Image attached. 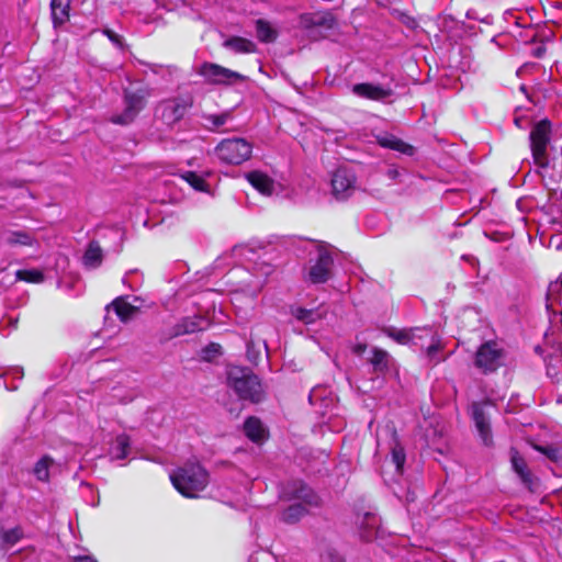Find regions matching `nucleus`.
Wrapping results in <instances>:
<instances>
[{
    "instance_id": "1",
    "label": "nucleus",
    "mask_w": 562,
    "mask_h": 562,
    "mask_svg": "<svg viewBox=\"0 0 562 562\" xmlns=\"http://www.w3.org/2000/svg\"><path fill=\"white\" fill-rule=\"evenodd\" d=\"M226 375L227 385L240 401L259 404L266 400L261 380L250 368L232 366L227 369Z\"/></svg>"
},
{
    "instance_id": "2",
    "label": "nucleus",
    "mask_w": 562,
    "mask_h": 562,
    "mask_svg": "<svg viewBox=\"0 0 562 562\" xmlns=\"http://www.w3.org/2000/svg\"><path fill=\"white\" fill-rule=\"evenodd\" d=\"M177 492H201L209 484V472L198 460H188L169 474Z\"/></svg>"
},
{
    "instance_id": "3",
    "label": "nucleus",
    "mask_w": 562,
    "mask_h": 562,
    "mask_svg": "<svg viewBox=\"0 0 562 562\" xmlns=\"http://www.w3.org/2000/svg\"><path fill=\"white\" fill-rule=\"evenodd\" d=\"M150 91L147 87H128L123 91L124 110L120 114L112 115L110 122L116 125H128L135 121L140 111L147 104Z\"/></svg>"
},
{
    "instance_id": "4",
    "label": "nucleus",
    "mask_w": 562,
    "mask_h": 562,
    "mask_svg": "<svg viewBox=\"0 0 562 562\" xmlns=\"http://www.w3.org/2000/svg\"><path fill=\"white\" fill-rule=\"evenodd\" d=\"M552 124L548 119L535 123L530 131V148L535 164L540 168L549 166L548 145L551 140Z\"/></svg>"
},
{
    "instance_id": "5",
    "label": "nucleus",
    "mask_w": 562,
    "mask_h": 562,
    "mask_svg": "<svg viewBox=\"0 0 562 562\" xmlns=\"http://www.w3.org/2000/svg\"><path fill=\"white\" fill-rule=\"evenodd\" d=\"M215 154L224 164L240 165L251 157L252 145L245 138H227L215 147Z\"/></svg>"
},
{
    "instance_id": "6",
    "label": "nucleus",
    "mask_w": 562,
    "mask_h": 562,
    "mask_svg": "<svg viewBox=\"0 0 562 562\" xmlns=\"http://www.w3.org/2000/svg\"><path fill=\"white\" fill-rule=\"evenodd\" d=\"M505 350L495 340L483 342L475 352L474 366L484 374L496 372L504 366Z\"/></svg>"
},
{
    "instance_id": "7",
    "label": "nucleus",
    "mask_w": 562,
    "mask_h": 562,
    "mask_svg": "<svg viewBox=\"0 0 562 562\" xmlns=\"http://www.w3.org/2000/svg\"><path fill=\"white\" fill-rule=\"evenodd\" d=\"M198 74L202 76L207 83L211 85L231 86L235 82L247 80V76L240 72L209 61H205L200 66Z\"/></svg>"
},
{
    "instance_id": "8",
    "label": "nucleus",
    "mask_w": 562,
    "mask_h": 562,
    "mask_svg": "<svg viewBox=\"0 0 562 562\" xmlns=\"http://www.w3.org/2000/svg\"><path fill=\"white\" fill-rule=\"evenodd\" d=\"M192 104L193 103L190 98L177 97L167 99L159 102L156 108V115L165 124L172 126L184 117L187 111L192 106Z\"/></svg>"
},
{
    "instance_id": "9",
    "label": "nucleus",
    "mask_w": 562,
    "mask_h": 562,
    "mask_svg": "<svg viewBox=\"0 0 562 562\" xmlns=\"http://www.w3.org/2000/svg\"><path fill=\"white\" fill-rule=\"evenodd\" d=\"M491 405L492 402L488 400L483 402H473L471 405V418L482 443L486 447L494 445L491 416L487 412V407Z\"/></svg>"
},
{
    "instance_id": "10",
    "label": "nucleus",
    "mask_w": 562,
    "mask_h": 562,
    "mask_svg": "<svg viewBox=\"0 0 562 562\" xmlns=\"http://www.w3.org/2000/svg\"><path fill=\"white\" fill-rule=\"evenodd\" d=\"M356 524L359 527V535L364 541H372L381 533V519L372 510H358Z\"/></svg>"
},
{
    "instance_id": "11",
    "label": "nucleus",
    "mask_w": 562,
    "mask_h": 562,
    "mask_svg": "<svg viewBox=\"0 0 562 562\" xmlns=\"http://www.w3.org/2000/svg\"><path fill=\"white\" fill-rule=\"evenodd\" d=\"M356 183V176L347 168H338L331 177L333 194L337 200L348 199L353 190Z\"/></svg>"
},
{
    "instance_id": "12",
    "label": "nucleus",
    "mask_w": 562,
    "mask_h": 562,
    "mask_svg": "<svg viewBox=\"0 0 562 562\" xmlns=\"http://www.w3.org/2000/svg\"><path fill=\"white\" fill-rule=\"evenodd\" d=\"M333 263L331 255L325 249L319 250L315 263L308 271L310 281L314 284L325 283L329 279Z\"/></svg>"
},
{
    "instance_id": "13",
    "label": "nucleus",
    "mask_w": 562,
    "mask_h": 562,
    "mask_svg": "<svg viewBox=\"0 0 562 562\" xmlns=\"http://www.w3.org/2000/svg\"><path fill=\"white\" fill-rule=\"evenodd\" d=\"M352 92L359 98L371 101H383L393 94L391 88H385L371 82H361L352 86Z\"/></svg>"
},
{
    "instance_id": "14",
    "label": "nucleus",
    "mask_w": 562,
    "mask_h": 562,
    "mask_svg": "<svg viewBox=\"0 0 562 562\" xmlns=\"http://www.w3.org/2000/svg\"><path fill=\"white\" fill-rule=\"evenodd\" d=\"M376 144L383 148L398 151L401 154L413 156L415 148L391 133H382L375 136Z\"/></svg>"
},
{
    "instance_id": "15",
    "label": "nucleus",
    "mask_w": 562,
    "mask_h": 562,
    "mask_svg": "<svg viewBox=\"0 0 562 562\" xmlns=\"http://www.w3.org/2000/svg\"><path fill=\"white\" fill-rule=\"evenodd\" d=\"M248 182L261 194L271 195L273 192V180L265 172L254 170L246 173Z\"/></svg>"
},
{
    "instance_id": "16",
    "label": "nucleus",
    "mask_w": 562,
    "mask_h": 562,
    "mask_svg": "<svg viewBox=\"0 0 562 562\" xmlns=\"http://www.w3.org/2000/svg\"><path fill=\"white\" fill-rule=\"evenodd\" d=\"M71 0H50L52 21L58 27L69 21Z\"/></svg>"
},
{
    "instance_id": "17",
    "label": "nucleus",
    "mask_w": 562,
    "mask_h": 562,
    "mask_svg": "<svg viewBox=\"0 0 562 562\" xmlns=\"http://www.w3.org/2000/svg\"><path fill=\"white\" fill-rule=\"evenodd\" d=\"M202 322L203 318L200 316L183 317L172 327L171 337L200 331L203 329Z\"/></svg>"
},
{
    "instance_id": "18",
    "label": "nucleus",
    "mask_w": 562,
    "mask_h": 562,
    "mask_svg": "<svg viewBox=\"0 0 562 562\" xmlns=\"http://www.w3.org/2000/svg\"><path fill=\"white\" fill-rule=\"evenodd\" d=\"M103 262V250L98 240H90L82 256V263L86 268L95 269Z\"/></svg>"
},
{
    "instance_id": "19",
    "label": "nucleus",
    "mask_w": 562,
    "mask_h": 562,
    "mask_svg": "<svg viewBox=\"0 0 562 562\" xmlns=\"http://www.w3.org/2000/svg\"><path fill=\"white\" fill-rule=\"evenodd\" d=\"M265 427L258 417L249 416L244 422V434L252 442H261L265 438Z\"/></svg>"
},
{
    "instance_id": "20",
    "label": "nucleus",
    "mask_w": 562,
    "mask_h": 562,
    "mask_svg": "<svg viewBox=\"0 0 562 562\" xmlns=\"http://www.w3.org/2000/svg\"><path fill=\"white\" fill-rule=\"evenodd\" d=\"M110 306L114 310L116 316L121 322L126 323L130 321L137 312H139V307L132 305L124 297L119 296L114 299Z\"/></svg>"
},
{
    "instance_id": "21",
    "label": "nucleus",
    "mask_w": 562,
    "mask_h": 562,
    "mask_svg": "<svg viewBox=\"0 0 562 562\" xmlns=\"http://www.w3.org/2000/svg\"><path fill=\"white\" fill-rule=\"evenodd\" d=\"M223 46L229 48L237 54H251L257 49L256 44L241 36H231L224 41Z\"/></svg>"
},
{
    "instance_id": "22",
    "label": "nucleus",
    "mask_w": 562,
    "mask_h": 562,
    "mask_svg": "<svg viewBox=\"0 0 562 562\" xmlns=\"http://www.w3.org/2000/svg\"><path fill=\"white\" fill-rule=\"evenodd\" d=\"M307 514V508L301 501H295L282 510L281 519L294 524Z\"/></svg>"
},
{
    "instance_id": "23",
    "label": "nucleus",
    "mask_w": 562,
    "mask_h": 562,
    "mask_svg": "<svg viewBox=\"0 0 562 562\" xmlns=\"http://www.w3.org/2000/svg\"><path fill=\"white\" fill-rule=\"evenodd\" d=\"M23 538V530L16 526L11 529L0 527V547L1 549H9L16 544Z\"/></svg>"
},
{
    "instance_id": "24",
    "label": "nucleus",
    "mask_w": 562,
    "mask_h": 562,
    "mask_svg": "<svg viewBox=\"0 0 562 562\" xmlns=\"http://www.w3.org/2000/svg\"><path fill=\"white\" fill-rule=\"evenodd\" d=\"M420 328H409V329H395V328H386L385 334L394 339L396 342L401 345H407L412 342L416 337L417 331H422Z\"/></svg>"
},
{
    "instance_id": "25",
    "label": "nucleus",
    "mask_w": 562,
    "mask_h": 562,
    "mask_svg": "<svg viewBox=\"0 0 562 562\" xmlns=\"http://www.w3.org/2000/svg\"><path fill=\"white\" fill-rule=\"evenodd\" d=\"M369 362L376 373H385L389 370V353L381 348L372 349V357Z\"/></svg>"
},
{
    "instance_id": "26",
    "label": "nucleus",
    "mask_w": 562,
    "mask_h": 562,
    "mask_svg": "<svg viewBox=\"0 0 562 562\" xmlns=\"http://www.w3.org/2000/svg\"><path fill=\"white\" fill-rule=\"evenodd\" d=\"M257 38L262 43H272L277 40L278 33L266 20L256 21Z\"/></svg>"
},
{
    "instance_id": "27",
    "label": "nucleus",
    "mask_w": 562,
    "mask_h": 562,
    "mask_svg": "<svg viewBox=\"0 0 562 562\" xmlns=\"http://www.w3.org/2000/svg\"><path fill=\"white\" fill-rule=\"evenodd\" d=\"M36 241L35 236L27 231H13L7 237V243L10 246H33Z\"/></svg>"
},
{
    "instance_id": "28",
    "label": "nucleus",
    "mask_w": 562,
    "mask_h": 562,
    "mask_svg": "<svg viewBox=\"0 0 562 562\" xmlns=\"http://www.w3.org/2000/svg\"><path fill=\"white\" fill-rule=\"evenodd\" d=\"M512 464L515 472L520 476V479L525 483L529 484L531 482V474L528 470L525 459L517 451L513 452L512 454Z\"/></svg>"
},
{
    "instance_id": "29",
    "label": "nucleus",
    "mask_w": 562,
    "mask_h": 562,
    "mask_svg": "<svg viewBox=\"0 0 562 562\" xmlns=\"http://www.w3.org/2000/svg\"><path fill=\"white\" fill-rule=\"evenodd\" d=\"M181 178L199 192H206L209 189V184L205 181V179L202 176L198 175L195 171H184L183 173H181Z\"/></svg>"
},
{
    "instance_id": "30",
    "label": "nucleus",
    "mask_w": 562,
    "mask_h": 562,
    "mask_svg": "<svg viewBox=\"0 0 562 562\" xmlns=\"http://www.w3.org/2000/svg\"><path fill=\"white\" fill-rule=\"evenodd\" d=\"M131 448V438L126 434H121L115 438L114 458L124 460L127 458Z\"/></svg>"
},
{
    "instance_id": "31",
    "label": "nucleus",
    "mask_w": 562,
    "mask_h": 562,
    "mask_svg": "<svg viewBox=\"0 0 562 562\" xmlns=\"http://www.w3.org/2000/svg\"><path fill=\"white\" fill-rule=\"evenodd\" d=\"M15 278L27 283H41L44 281V273L37 269H20L15 272Z\"/></svg>"
},
{
    "instance_id": "32",
    "label": "nucleus",
    "mask_w": 562,
    "mask_h": 562,
    "mask_svg": "<svg viewBox=\"0 0 562 562\" xmlns=\"http://www.w3.org/2000/svg\"><path fill=\"white\" fill-rule=\"evenodd\" d=\"M53 464V459L48 456L41 458L33 468L34 475L40 481H47L49 477V467Z\"/></svg>"
},
{
    "instance_id": "33",
    "label": "nucleus",
    "mask_w": 562,
    "mask_h": 562,
    "mask_svg": "<svg viewBox=\"0 0 562 562\" xmlns=\"http://www.w3.org/2000/svg\"><path fill=\"white\" fill-rule=\"evenodd\" d=\"M203 117L207 123L205 127L209 131H215L231 119V113L223 112L221 114H205Z\"/></svg>"
},
{
    "instance_id": "34",
    "label": "nucleus",
    "mask_w": 562,
    "mask_h": 562,
    "mask_svg": "<svg viewBox=\"0 0 562 562\" xmlns=\"http://www.w3.org/2000/svg\"><path fill=\"white\" fill-rule=\"evenodd\" d=\"M533 447H535V449L537 451H539L542 454H544L552 462L558 463V462H560L562 460L561 451L555 446H552V445H548V446L535 445Z\"/></svg>"
},
{
    "instance_id": "35",
    "label": "nucleus",
    "mask_w": 562,
    "mask_h": 562,
    "mask_svg": "<svg viewBox=\"0 0 562 562\" xmlns=\"http://www.w3.org/2000/svg\"><path fill=\"white\" fill-rule=\"evenodd\" d=\"M321 559L324 562H345L344 557L331 546H326L321 550Z\"/></svg>"
},
{
    "instance_id": "36",
    "label": "nucleus",
    "mask_w": 562,
    "mask_h": 562,
    "mask_svg": "<svg viewBox=\"0 0 562 562\" xmlns=\"http://www.w3.org/2000/svg\"><path fill=\"white\" fill-rule=\"evenodd\" d=\"M294 317L304 324H313L316 321V312L304 307H296L293 312Z\"/></svg>"
},
{
    "instance_id": "37",
    "label": "nucleus",
    "mask_w": 562,
    "mask_h": 562,
    "mask_svg": "<svg viewBox=\"0 0 562 562\" xmlns=\"http://www.w3.org/2000/svg\"><path fill=\"white\" fill-rule=\"evenodd\" d=\"M335 24V19L331 14H315L311 18L312 26H325L331 29Z\"/></svg>"
},
{
    "instance_id": "38",
    "label": "nucleus",
    "mask_w": 562,
    "mask_h": 562,
    "mask_svg": "<svg viewBox=\"0 0 562 562\" xmlns=\"http://www.w3.org/2000/svg\"><path fill=\"white\" fill-rule=\"evenodd\" d=\"M248 562H278L274 554L268 550H258L250 554Z\"/></svg>"
},
{
    "instance_id": "39",
    "label": "nucleus",
    "mask_w": 562,
    "mask_h": 562,
    "mask_svg": "<svg viewBox=\"0 0 562 562\" xmlns=\"http://www.w3.org/2000/svg\"><path fill=\"white\" fill-rule=\"evenodd\" d=\"M392 460L396 467V470L397 471H402L403 470V467H404V463H405V460H406V456H405V451H404V448L400 445H396L393 449H392Z\"/></svg>"
},
{
    "instance_id": "40",
    "label": "nucleus",
    "mask_w": 562,
    "mask_h": 562,
    "mask_svg": "<svg viewBox=\"0 0 562 562\" xmlns=\"http://www.w3.org/2000/svg\"><path fill=\"white\" fill-rule=\"evenodd\" d=\"M246 356H247V359H248L252 364H258V362L260 361V357H261L260 349H259V348H257V346H256V344L254 342V340H252V339H250V340L247 342Z\"/></svg>"
},
{
    "instance_id": "41",
    "label": "nucleus",
    "mask_w": 562,
    "mask_h": 562,
    "mask_svg": "<svg viewBox=\"0 0 562 562\" xmlns=\"http://www.w3.org/2000/svg\"><path fill=\"white\" fill-rule=\"evenodd\" d=\"M424 330L428 331V329H424ZM429 333H431V331L429 330ZM430 335H431V342L426 349V355L428 356L429 359H432L439 350L443 349V345L441 344V340L437 335H435V334H430Z\"/></svg>"
},
{
    "instance_id": "42",
    "label": "nucleus",
    "mask_w": 562,
    "mask_h": 562,
    "mask_svg": "<svg viewBox=\"0 0 562 562\" xmlns=\"http://www.w3.org/2000/svg\"><path fill=\"white\" fill-rule=\"evenodd\" d=\"M103 35H105L109 41L114 44L117 48H124L123 37L115 33L113 30L105 27L102 30Z\"/></svg>"
},
{
    "instance_id": "43",
    "label": "nucleus",
    "mask_w": 562,
    "mask_h": 562,
    "mask_svg": "<svg viewBox=\"0 0 562 562\" xmlns=\"http://www.w3.org/2000/svg\"><path fill=\"white\" fill-rule=\"evenodd\" d=\"M235 495L238 496V498L234 502L231 499L228 501V499H224V498H221L220 502L227 504L233 508H236L239 510H246V503L244 502L245 495L244 494H235Z\"/></svg>"
},
{
    "instance_id": "44",
    "label": "nucleus",
    "mask_w": 562,
    "mask_h": 562,
    "mask_svg": "<svg viewBox=\"0 0 562 562\" xmlns=\"http://www.w3.org/2000/svg\"><path fill=\"white\" fill-rule=\"evenodd\" d=\"M221 345L218 344H215V342H211L204 349H203V353H204V359H209L210 355H220L221 353Z\"/></svg>"
},
{
    "instance_id": "45",
    "label": "nucleus",
    "mask_w": 562,
    "mask_h": 562,
    "mask_svg": "<svg viewBox=\"0 0 562 562\" xmlns=\"http://www.w3.org/2000/svg\"><path fill=\"white\" fill-rule=\"evenodd\" d=\"M306 490H307V485L303 481L296 480L292 483V487L288 492L299 493V492H306Z\"/></svg>"
},
{
    "instance_id": "46",
    "label": "nucleus",
    "mask_w": 562,
    "mask_h": 562,
    "mask_svg": "<svg viewBox=\"0 0 562 562\" xmlns=\"http://www.w3.org/2000/svg\"><path fill=\"white\" fill-rule=\"evenodd\" d=\"M368 348V345L366 342H358L355 346H352L351 350L357 356H362Z\"/></svg>"
},
{
    "instance_id": "47",
    "label": "nucleus",
    "mask_w": 562,
    "mask_h": 562,
    "mask_svg": "<svg viewBox=\"0 0 562 562\" xmlns=\"http://www.w3.org/2000/svg\"><path fill=\"white\" fill-rule=\"evenodd\" d=\"M546 52H547V49L543 45L539 46L535 49L533 56L537 58H542L544 56Z\"/></svg>"
},
{
    "instance_id": "48",
    "label": "nucleus",
    "mask_w": 562,
    "mask_h": 562,
    "mask_svg": "<svg viewBox=\"0 0 562 562\" xmlns=\"http://www.w3.org/2000/svg\"><path fill=\"white\" fill-rule=\"evenodd\" d=\"M75 562H98L91 555H82L75 558Z\"/></svg>"
},
{
    "instance_id": "49",
    "label": "nucleus",
    "mask_w": 562,
    "mask_h": 562,
    "mask_svg": "<svg viewBox=\"0 0 562 562\" xmlns=\"http://www.w3.org/2000/svg\"><path fill=\"white\" fill-rule=\"evenodd\" d=\"M558 285L562 286V273L560 274L557 281L550 283V290L555 289Z\"/></svg>"
},
{
    "instance_id": "50",
    "label": "nucleus",
    "mask_w": 562,
    "mask_h": 562,
    "mask_svg": "<svg viewBox=\"0 0 562 562\" xmlns=\"http://www.w3.org/2000/svg\"><path fill=\"white\" fill-rule=\"evenodd\" d=\"M182 495L186 496L187 498H198L200 496V494H191V493L182 494Z\"/></svg>"
},
{
    "instance_id": "51",
    "label": "nucleus",
    "mask_w": 562,
    "mask_h": 562,
    "mask_svg": "<svg viewBox=\"0 0 562 562\" xmlns=\"http://www.w3.org/2000/svg\"><path fill=\"white\" fill-rule=\"evenodd\" d=\"M89 496H91L93 498V501L91 502V505L92 506H97L99 504V497H97V499L94 501V494H88Z\"/></svg>"
},
{
    "instance_id": "52",
    "label": "nucleus",
    "mask_w": 562,
    "mask_h": 562,
    "mask_svg": "<svg viewBox=\"0 0 562 562\" xmlns=\"http://www.w3.org/2000/svg\"><path fill=\"white\" fill-rule=\"evenodd\" d=\"M519 89H520V91H522L524 93L527 94V88L525 85H521Z\"/></svg>"
},
{
    "instance_id": "53",
    "label": "nucleus",
    "mask_w": 562,
    "mask_h": 562,
    "mask_svg": "<svg viewBox=\"0 0 562 562\" xmlns=\"http://www.w3.org/2000/svg\"><path fill=\"white\" fill-rule=\"evenodd\" d=\"M515 124L519 127V119H515Z\"/></svg>"
},
{
    "instance_id": "54",
    "label": "nucleus",
    "mask_w": 562,
    "mask_h": 562,
    "mask_svg": "<svg viewBox=\"0 0 562 562\" xmlns=\"http://www.w3.org/2000/svg\"><path fill=\"white\" fill-rule=\"evenodd\" d=\"M552 492L558 493V492H562V490L561 488H555Z\"/></svg>"
},
{
    "instance_id": "55",
    "label": "nucleus",
    "mask_w": 562,
    "mask_h": 562,
    "mask_svg": "<svg viewBox=\"0 0 562 562\" xmlns=\"http://www.w3.org/2000/svg\"><path fill=\"white\" fill-rule=\"evenodd\" d=\"M396 173H397V171H396V170H392V171H391V176H394V175H396Z\"/></svg>"
}]
</instances>
